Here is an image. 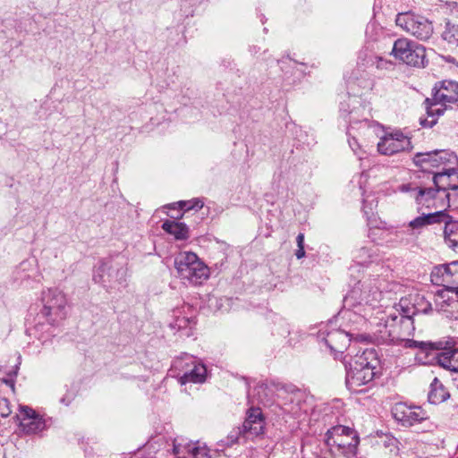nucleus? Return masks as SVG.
<instances>
[{
	"label": "nucleus",
	"instance_id": "6ab92c4d",
	"mask_svg": "<svg viewBox=\"0 0 458 458\" xmlns=\"http://www.w3.org/2000/svg\"><path fill=\"white\" fill-rule=\"evenodd\" d=\"M403 63L407 65L421 68L426 63V49L416 42L405 41V47H403Z\"/></svg>",
	"mask_w": 458,
	"mask_h": 458
},
{
	"label": "nucleus",
	"instance_id": "cd10ccee",
	"mask_svg": "<svg viewBox=\"0 0 458 458\" xmlns=\"http://www.w3.org/2000/svg\"><path fill=\"white\" fill-rule=\"evenodd\" d=\"M162 229L165 233L173 235L175 240H186L190 236L188 226L182 222L166 220L163 223Z\"/></svg>",
	"mask_w": 458,
	"mask_h": 458
},
{
	"label": "nucleus",
	"instance_id": "6e6552de",
	"mask_svg": "<svg viewBox=\"0 0 458 458\" xmlns=\"http://www.w3.org/2000/svg\"><path fill=\"white\" fill-rule=\"evenodd\" d=\"M174 267L184 284H201L209 276L208 267L193 252H181L174 259Z\"/></svg>",
	"mask_w": 458,
	"mask_h": 458
},
{
	"label": "nucleus",
	"instance_id": "9b49d317",
	"mask_svg": "<svg viewBox=\"0 0 458 458\" xmlns=\"http://www.w3.org/2000/svg\"><path fill=\"white\" fill-rule=\"evenodd\" d=\"M431 282L443 289L439 296L444 298L445 293L458 292V260L436 266L430 274Z\"/></svg>",
	"mask_w": 458,
	"mask_h": 458
},
{
	"label": "nucleus",
	"instance_id": "09e8293b",
	"mask_svg": "<svg viewBox=\"0 0 458 458\" xmlns=\"http://www.w3.org/2000/svg\"><path fill=\"white\" fill-rule=\"evenodd\" d=\"M407 148L408 150L411 149V147L410 146V139L405 138L403 136V151Z\"/></svg>",
	"mask_w": 458,
	"mask_h": 458
},
{
	"label": "nucleus",
	"instance_id": "4be33fe9",
	"mask_svg": "<svg viewBox=\"0 0 458 458\" xmlns=\"http://www.w3.org/2000/svg\"><path fill=\"white\" fill-rule=\"evenodd\" d=\"M21 428L26 434H37L43 431L47 425L43 418L36 415L35 411L29 407H21Z\"/></svg>",
	"mask_w": 458,
	"mask_h": 458
},
{
	"label": "nucleus",
	"instance_id": "aec40b11",
	"mask_svg": "<svg viewBox=\"0 0 458 458\" xmlns=\"http://www.w3.org/2000/svg\"><path fill=\"white\" fill-rule=\"evenodd\" d=\"M446 218L447 212L445 210H437L428 214L422 213L421 216H417L409 222L407 230L411 233V234L420 233L422 229L427 225L442 223V221Z\"/></svg>",
	"mask_w": 458,
	"mask_h": 458
},
{
	"label": "nucleus",
	"instance_id": "2eb2a0df",
	"mask_svg": "<svg viewBox=\"0 0 458 458\" xmlns=\"http://www.w3.org/2000/svg\"><path fill=\"white\" fill-rule=\"evenodd\" d=\"M366 36L369 40L371 41H380L383 40V47H377L379 50H385V47L389 48L392 45L391 51L389 55L398 59L401 57V47L399 45L401 44V38H396L393 40V36L387 33L382 27L376 24L375 22L369 23L366 29Z\"/></svg>",
	"mask_w": 458,
	"mask_h": 458
},
{
	"label": "nucleus",
	"instance_id": "79ce46f5",
	"mask_svg": "<svg viewBox=\"0 0 458 458\" xmlns=\"http://www.w3.org/2000/svg\"><path fill=\"white\" fill-rule=\"evenodd\" d=\"M348 143H349V146L350 148L352 149V151L354 152V154L356 155H359V148H360V146L357 142V140L355 137H352L351 136V132H350V130L348 131Z\"/></svg>",
	"mask_w": 458,
	"mask_h": 458
},
{
	"label": "nucleus",
	"instance_id": "1a4fd4ad",
	"mask_svg": "<svg viewBox=\"0 0 458 458\" xmlns=\"http://www.w3.org/2000/svg\"><path fill=\"white\" fill-rule=\"evenodd\" d=\"M360 437L355 430L349 427L337 425L326 433V444L335 448L346 458H355Z\"/></svg>",
	"mask_w": 458,
	"mask_h": 458
},
{
	"label": "nucleus",
	"instance_id": "c9c22d12",
	"mask_svg": "<svg viewBox=\"0 0 458 458\" xmlns=\"http://www.w3.org/2000/svg\"><path fill=\"white\" fill-rule=\"evenodd\" d=\"M191 456L192 458H211L209 449L205 444L201 445L199 441L194 443Z\"/></svg>",
	"mask_w": 458,
	"mask_h": 458
},
{
	"label": "nucleus",
	"instance_id": "864d4df0",
	"mask_svg": "<svg viewBox=\"0 0 458 458\" xmlns=\"http://www.w3.org/2000/svg\"><path fill=\"white\" fill-rule=\"evenodd\" d=\"M457 373V376L454 378V385L455 386L458 388V372Z\"/></svg>",
	"mask_w": 458,
	"mask_h": 458
},
{
	"label": "nucleus",
	"instance_id": "c756f323",
	"mask_svg": "<svg viewBox=\"0 0 458 458\" xmlns=\"http://www.w3.org/2000/svg\"><path fill=\"white\" fill-rule=\"evenodd\" d=\"M173 454L177 458H188L191 454V450L194 443L188 440L186 437L179 436L173 439Z\"/></svg>",
	"mask_w": 458,
	"mask_h": 458
},
{
	"label": "nucleus",
	"instance_id": "3c124183",
	"mask_svg": "<svg viewBox=\"0 0 458 458\" xmlns=\"http://www.w3.org/2000/svg\"><path fill=\"white\" fill-rule=\"evenodd\" d=\"M454 298H455V305H454V308L456 310H458V291L455 293H453V296L452 297H448V300L449 301H452L454 300Z\"/></svg>",
	"mask_w": 458,
	"mask_h": 458
},
{
	"label": "nucleus",
	"instance_id": "7ed1b4c3",
	"mask_svg": "<svg viewBox=\"0 0 458 458\" xmlns=\"http://www.w3.org/2000/svg\"><path fill=\"white\" fill-rule=\"evenodd\" d=\"M428 117L420 118L423 127L431 128L447 108L458 107V81L443 80L435 83L431 97L424 101Z\"/></svg>",
	"mask_w": 458,
	"mask_h": 458
},
{
	"label": "nucleus",
	"instance_id": "37998d69",
	"mask_svg": "<svg viewBox=\"0 0 458 458\" xmlns=\"http://www.w3.org/2000/svg\"><path fill=\"white\" fill-rule=\"evenodd\" d=\"M444 296H445L444 298L440 297L439 296V291L437 292V297L438 299H440L443 302H445L447 305H452V306L454 307V305H455V298H454V300H452V301L448 300V297H452L453 294L451 293H445Z\"/></svg>",
	"mask_w": 458,
	"mask_h": 458
},
{
	"label": "nucleus",
	"instance_id": "393cba45",
	"mask_svg": "<svg viewBox=\"0 0 458 458\" xmlns=\"http://www.w3.org/2000/svg\"><path fill=\"white\" fill-rule=\"evenodd\" d=\"M396 313L390 314L386 320L385 329L381 332V338L384 342L394 345L401 343V320L397 321Z\"/></svg>",
	"mask_w": 458,
	"mask_h": 458
},
{
	"label": "nucleus",
	"instance_id": "72a5a7b5",
	"mask_svg": "<svg viewBox=\"0 0 458 458\" xmlns=\"http://www.w3.org/2000/svg\"><path fill=\"white\" fill-rule=\"evenodd\" d=\"M418 311L419 310L414 306L404 307L403 305V330H406L408 336L413 335L415 330L413 316L416 315Z\"/></svg>",
	"mask_w": 458,
	"mask_h": 458
},
{
	"label": "nucleus",
	"instance_id": "f3484780",
	"mask_svg": "<svg viewBox=\"0 0 458 458\" xmlns=\"http://www.w3.org/2000/svg\"><path fill=\"white\" fill-rule=\"evenodd\" d=\"M265 418L259 407H250L246 412V419L242 426L243 436L254 437L264 434Z\"/></svg>",
	"mask_w": 458,
	"mask_h": 458
},
{
	"label": "nucleus",
	"instance_id": "7c9ffc66",
	"mask_svg": "<svg viewBox=\"0 0 458 458\" xmlns=\"http://www.w3.org/2000/svg\"><path fill=\"white\" fill-rule=\"evenodd\" d=\"M378 248L376 245L362 247L355 255L356 262L360 266H368L378 260Z\"/></svg>",
	"mask_w": 458,
	"mask_h": 458
},
{
	"label": "nucleus",
	"instance_id": "a19ab883",
	"mask_svg": "<svg viewBox=\"0 0 458 458\" xmlns=\"http://www.w3.org/2000/svg\"><path fill=\"white\" fill-rule=\"evenodd\" d=\"M11 409L9 407V401L6 398L0 397V416L6 418L11 414Z\"/></svg>",
	"mask_w": 458,
	"mask_h": 458
},
{
	"label": "nucleus",
	"instance_id": "f704fd0d",
	"mask_svg": "<svg viewBox=\"0 0 458 458\" xmlns=\"http://www.w3.org/2000/svg\"><path fill=\"white\" fill-rule=\"evenodd\" d=\"M442 38L448 44L458 47V25L447 22Z\"/></svg>",
	"mask_w": 458,
	"mask_h": 458
},
{
	"label": "nucleus",
	"instance_id": "4c0bfd02",
	"mask_svg": "<svg viewBox=\"0 0 458 458\" xmlns=\"http://www.w3.org/2000/svg\"><path fill=\"white\" fill-rule=\"evenodd\" d=\"M399 441L396 437L391 435H386L384 440V446L389 449L390 454L398 455L399 454Z\"/></svg>",
	"mask_w": 458,
	"mask_h": 458
},
{
	"label": "nucleus",
	"instance_id": "dca6fc26",
	"mask_svg": "<svg viewBox=\"0 0 458 458\" xmlns=\"http://www.w3.org/2000/svg\"><path fill=\"white\" fill-rule=\"evenodd\" d=\"M349 335V333L344 330L336 328L333 321H330L318 332V337L333 352H342V349L345 348L350 341Z\"/></svg>",
	"mask_w": 458,
	"mask_h": 458
},
{
	"label": "nucleus",
	"instance_id": "4468645a",
	"mask_svg": "<svg viewBox=\"0 0 458 458\" xmlns=\"http://www.w3.org/2000/svg\"><path fill=\"white\" fill-rule=\"evenodd\" d=\"M403 29L421 40L428 39L433 32L428 19L411 12L403 13Z\"/></svg>",
	"mask_w": 458,
	"mask_h": 458
},
{
	"label": "nucleus",
	"instance_id": "c03bdc74",
	"mask_svg": "<svg viewBox=\"0 0 458 458\" xmlns=\"http://www.w3.org/2000/svg\"><path fill=\"white\" fill-rule=\"evenodd\" d=\"M30 267V264L28 261L21 262L18 267L17 274L28 271Z\"/></svg>",
	"mask_w": 458,
	"mask_h": 458
},
{
	"label": "nucleus",
	"instance_id": "b1692460",
	"mask_svg": "<svg viewBox=\"0 0 458 458\" xmlns=\"http://www.w3.org/2000/svg\"><path fill=\"white\" fill-rule=\"evenodd\" d=\"M255 391L257 392L260 403H263L269 402L274 394H276L277 398H283L284 394L292 392L285 385L276 382L259 383L256 386Z\"/></svg>",
	"mask_w": 458,
	"mask_h": 458
},
{
	"label": "nucleus",
	"instance_id": "423d86ee",
	"mask_svg": "<svg viewBox=\"0 0 458 458\" xmlns=\"http://www.w3.org/2000/svg\"><path fill=\"white\" fill-rule=\"evenodd\" d=\"M170 371L181 385L201 384L207 377L206 366L197 357L186 352L173 360Z\"/></svg>",
	"mask_w": 458,
	"mask_h": 458
},
{
	"label": "nucleus",
	"instance_id": "ddd939ff",
	"mask_svg": "<svg viewBox=\"0 0 458 458\" xmlns=\"http://www.w3.org/2000/svg\"><path fill=\"white\" fill-rule=\"evenodd\" d=\"M403 192H407L421 208H435L438 210H445L446 212L445 197L442 195V192H440V189L436 186L430 188L416 187L411 189L408 186L403 185Z\"/></svg>",
	"mask_w": 458,
	"mask_h": 458
},
{
	"label": "nucleus",
	"instance_id": "5701e85b",
	"mask_svg": "<svg viewBox=\"0 0 458 458\" xmlns=\"http://www.w3.org/2000/svg\"><path fill=\"white\" fill-rule=\"evenodd\" d=\"M358 64L365 67H375L378 71H393L395 68L394 63L374 55L367 47L360 51Z\"/></svg>",
	"mask_w": 458,
	"mask_h": 458
},
{
	"label": "nucleus",
	"instance_id": "ea45409f",
	"mask_svg": "<svg viewBox=\"0 0 458 458\" xmlns=\"http://www.w3.org/2000/svg\"><path fill=\"white\" fill-rule=\"evenodd\" d=\"M445 201L446 203V208L449 207H454V208H458V186L452 190L451 192L444 194Z\"/></svg>",
	"mask_w": 458,
	"mask_h": 458
},
{
	"label": "nucleus",
	"instance_id": "9d476101",
	"mask_svg": "<svg viewBox=\"0 0 458 458\" xmlns=\"http://www.w3.org/2000/svg\"><path fill=\"white\" fill-rule=\"evenodd\" d=\"M43 308L41 314L51 325L58 324L67 316L66 295L57 288H49L42 293Z\"/></svg>",
	"mask_w": 458,
	"mask_h": 458
},
{
	"label": "nucleus",
	"instance_id": "6e6d98bb",
	"mask_svg": "<svg viewBox=\"0 0 458 458\" xmlns=\"http://www.w3.org/2000/svg\"><path fill=\"white\" fill-rule=\"evenodd\" d=\"M365 87H367L368 89H370L372 88V83L371 82H368Z\"/></svg>",
	"mask_w": 458,
	"mask_h": 458
},
{
	"label": "nucleus",
	"instance_id": "0eeeda50",
	"mask_svg": "<svg viewBox=\"0 0 458 458\" xmlns=\"http://www.w3.org/2000/svg\"><path fill=\"white\" fill-rule=\"evenodd\" d=\"M128 276V268L124 261L104 259L95 267L93 281L102 284L106 291L124 287Z\"/></svg>",
	"mask_w": 458,
	"mask_h": 458
},
{
	"label": "nucleus",
	"instance_id": "a18cd8bd",
	"mask_svg": "<svg viewBox=\"0 0 458 458\" xmlns=\"http://www.w3.org/2000/svg\"><path fill=\"white\" fill-rule=\"evenodd\" d=\"M297 247H304V234L300 233L296 237Z\"/></svg>",
	"mask_w": 458,
	"mask_h": 458
},
{
	"label": "nucleus",
	"instance_id": "5fc2aeb1",
	"mask_svg": "<svg viewBox=\"0 0 458 458\" xmlns=\"http://www.w3.org/2000/svg\"><path fill=\"white\" fill-rule=\"evenodd\" d=\"M400 17H401V13H398L396 14V19H395V22H396V24H397V25H399V23H398V22H399Z\"/></svg>",
	"mask_w": 458,
	"mask_h": 458
},
{
	"label": "nucleus",
	"instance_id": "20e7f679",
	"mask_svg": "<svg viewBox=\"0 0 458 458\" xmlns=\"http://www.w3.org/2000/svg\"><path fill=\"white\" fill-rule=\"evenodd\" d=\"M346 385L352 391H359L358 387L371 382L376 375L379 360L377 353L373 348L358 351L353 356L346 360Z\"/></svg>",
	"mask_w": 458,
	"mask_h": 458
},
{
	"label": "nucleus",
	"instance_id": "603ef678",
	"mask_svg": "<svg viewBox=\"0 0 458 458\" xmlns=\"http://www.w3.org/2000/svg\"><path fill=\"white\" fill-rule=\"evenodd\" d=\"M30 276L29 274H24V275H21V276H20V278H21V280H24V279L29 278Z\"/></svg>",
	"mask_w": 458,
	"mask_h": 458
},
{
	"label": "nucleus",
	"instance_id": "a878e982",
	"mask_svg": "<svg viewBox=\"0 0 458 458\" xmlns=\"http://www.w3.org/2000/svg\"><path fill=\"white\" fill-rule=\"evenodd\" d=\"M363 178H365V179L367 178V174H365L364 173H362L360 175V180H359L358 183L360 184V191L363 197L362 198V211H363L366 218L368 220H369L371 218V216H374V210L377 207V200L372 192L367 193L365 186L362 185Z\"/></svg>",
	"mask_w": 458,
	"mask_h": 458
},
{
	"label": "nucleus",
	"instance_id": "473e14b6",
	"mask_svg": "<svg viewBox=\"0 0 458 458\" xmlns=\"http://www.w3.org/2000/svg\"><path fill=\"white\" fill-rule=\"evenodd\" d=\"M424 420H426L425 412L420 407L403 411V427H411Z\"/></svg>",
	"mask_w": 458,
	"mask_h": 458
},
{
	"label": "nucleus",
	"instance_id": "f8f14e48",
	"mask_svg": "<svg viewBox=\"0 0 458 458\" xmlns=\"http://www.w3.org/2000/svg\"><path fill=\"white\" fill-rule=\"evenodd\" d=\"M413 162L423 172L432 174L434 176L438 172L434 169H442L447 167L448 165H455L457 158L454 153L442 149L418 153L413 158Z\"/></svg>",
	"mask_w": 458,
	"mask_h": 458
},
{
	"label": "nucleus",
	"instance_id": "c85d7f7f",
	"mask_svg": "<svg viewBox=\"0 0 458 458\" xmlns=\"http://www.w3.org/2000/svg\"><path fill=\"white\" fill-rule=\"evenodd\" d=\"M442 223L445 224L444 236L446 244L454 250L458 248V222L452 220L447 214V218Z\"/></svg>",
	"mask_w": 458,
	"mask_h": 458
},
{
	"label": "nucleus",
	"instance_id": "e433bc0d",
	"mask_svg": "<svg viewBox=\"0 0 458 458\" xmlns=\"http://www.w3.org/2000/svg\"><path fill=\"white\" fill-rule=\"evenodd\" d=\"M177 204L180 209L184 211H189L191 209H200L204 205L203 201L199 199H193L188 201H179Z\"/></svg>",
	"mask_w": 458,
	"mask_h": 458
},
{
	"label": "nucleus",
	"instance_id": "de8ad7c7",
	"mask_svg": "<svg viewBox=\"0 0 458 458\" xmlns=\"http://www.w3.org/2000/svg\"><path fill=\"white\" fill-rule=\"evenodd\" d=\"M295 256L298 259L305 257V250L304 247H298L295 252Z\"/></svg>",
	"mask_w": 458,
	"mask_h": 458
},
{
	"label": "nucleus",
	"instance_id": "f257e3e1",
	"mask_svg": "<svg viewBox=\"0 0 458 458\" xmlns=\"http://www.w3.org/2000/svg\"><path fill=\"white\" fill-rule=\"evenodd\" d=\"M348 104L342 103L340 107L341 115L349 123L350 128L354 129L355 125L360 124V128L368 127L380 130L383 134L380 135V141L377 143V150L383 155H393L399 152L401 148V132L396 131L394 133H385L383 128L377 123L369 121L367 117H362L360 112H364L365 107L361 106L360 101L356 97H349Z\"/></svg>",
	"mask_w": 458,
	"mask_h": 458
},
{
	"label": "nucleus",
	"instance_id": "412c9836",
	"mask_svg": "<svg viewBox=\"0 0 458 458\" xmlns=\"http://www.w3.org/2000/svg\"><path fill=\"white\" fill-rule=\"evenodd\" d=\"M433 183L442 195L446 194L458 186V172L454 167H443L433 176Z\"/></svg>",
	"mask_w": 458,
	"mask_h": 458
},
{
	"label": "nucleus",
	"instance_id": "2f4dec72",
	"mask_svg": "<svg viewBox=\"0 0 458 458\" xmlns=\"http://www.w3.org/2000/svg\"><path fill=\"white\" fill-rule=\"evenodd\" d=\"M267 320L273 335L286 337L290 334L289 325L281 316L273 313L268 316Z\"/></svg>",
	"mask_w": 458,
	"mask_h": 458
},
{
	"label": "nucleus",
	"instance_id": "39448f33",
	"mask_svg": "<svg viewBox=\"0 0 458 458\" xmlns=\"http://www.w3.org/2000/svg\"><path fill=\"white\" fill-rule=\"evenodd\" d=\"M381 295L382 293L377 287L362 290L360 287L355 286L344 299V307L346 309L344 311V317L352 319V317L354 316L357 322H365L368 308L379 301Z\"/></svg>",
	"mask_w": 458,
	"mask_h": 458
},
{
	"label": "nucleus",
	"instance_id": "bb28decb",
	"mask_svg": "<svg viewBox=\"0 0 458 458\" xmlns=\"http://www.w3.org/2000/svg\"><path fill=\"white\" fill-rule=\"evenodd\" d=\"M450 394L437 377H435L430 384L428 392V402L433 404H439L446 401Z\"/></svg>",
	"mask_w": 458,
	"mask_h": 458
},
{
	"label": "nucleus",
	"instance_id": "8fccbe9b",
	"mask_svg": "<svg viewBox=\"0 0 458 458\" xmlns=\"http://www.w3.org/2000/svg\"><path fill=\"white\" fill-rule=\"evenodd\" d=\"M392 415H393V417L394 418V420L396 421H400L401 420V419L398 417V408L396 406H394L392 409Z\"/></svg>",
	"mask_w": 458,
	"mask_h": 458
},
{
	"label": "nucleus",
	"instance_id": "f03ea898",
	"mask_svg": "<svg viewBox=\"0 0 458 458\" xmlns=\"http://www.w3.org/2000/svg\"><path fill=\"white\" fill-rule=\"evenodd\" d=\"M456 342L452 337L436 342L415 341L403 337V347L416 349L415 360L421 363L428 361V357L430 352L440 351L433 357L444 369L453 372H458V348Z\"/></svg>",
	"mask_w": 458,
	"mask_h": 458
},
{
	"label": "nucleus",
	"instance_id": "49530a36",
	"mask_svg": "<svg viewBox=\"0 0 458 458\" xmlns=\"http://www.w3.org/2000/svg\"><path fill=\"white\" fill-rule=\"evenodd\" d=\"M72 401V394H66L63 398H61L60 402L64 403V405L68 406Z\"/></svg>",
	"mask_w": 458,
	"mask_h": 458
},
{
	"label": "nucleus",
	"instance_id": "a211bd4d",
	"mask_svg": "<svg viewBox=\"0 0 458 458\" xmlns=\"http://www.w3.org/2000/svg\"><path fill=\"white\" fill-rule=\"evenodd\" d=\"M195 324V311L191 305L184 303L181 307L173 310L172 321L169 323L172 329L177 331L191 329Z\"/></svg>",
	"mask_w": 458,
	"mask_h": 458
},
{
	"label": "nucleus",
	"instance_id": "58836bf2",
	"mask_svg": "<svg viewBox=\"0 0 458 458\" xmlns=\"http://www.w3.org/2000/svg\"><path fill=\"white\" fill-rule=\"evenodd\" d=\"M242 435L243 436L242 428H233L230 431L226 438L225 440H222V442L224 443L225 445L231 446L233 444L237 443L239 437Z\"/></svg>",
	"mask_w": 458,
	"mask_h": 458
}]
</instances>
